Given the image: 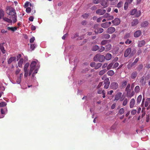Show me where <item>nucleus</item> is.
Wrapping results in <instances>:
<instances>
[{"instance_id":"19","label":"nucleus","mask_w":150,"mask_h":150,"mask_svg":"<svg viewBox=\"0 0 150 150\" xmlns=\"http://www.w3.org/2000/svg\"><path fill=\"white\" fill-rule=\"evenodd\" d=\"M23 76V74L22 73H21L20 74V76L18 77L16 81L17 83L19 84L21 83V79L22 78Z\"/></svg>"},{"instance_id":"50","label":"nucleus","mask_w":150,"mask_h":150,"mask_svg":"<svg viewBox=\"0 0 150 150\" xmlns=\"http://www.w3.org/2000/svg\"><path fill=\"white\" fill-rule=\"evenodd\" d=\"M141 14V12L140 11H137V12H136L135 14V16L136 17H138L139 16L140 14Z\"/></svg>"},{"instance_id":"43","label":"nucleus","mask_w":150,"mask_h":150,"mask_svg":"<svg viewBox=\"0 0 150 150\" xmlns=\"http://www.w3.org/2000/svg\"><path fill=\"white\" fill-rule=\"evenodd\" d=\"M102 66V64L101 63H98L95 65V69H98Z\"/></svg>"},{"instance_id":"62","label":"nucleus","mask_w":150,"mask_h":150,"mask_svg":"<svg viewBox=\"0 0 150 150\" xmlns=\"http://www.w3.org/2000/svg\"><path fill=\"white\" fill-rule=\"evenodd\" d=\"M146 121L147 122H148L149 121L150 119V116L149 115H146Z\"/></svg>"},{"instance_id":"6","label":"nucleus","mask_w":150,"mask_h":150,"mask_svg":"<svg viewBox=\"0 0 150 150\" xmlns=\"http://www.w3.org/2000/svg\"><path fill=\"white\" fill-rule=\"evenodd\" d=\"M149 105V106L147 108V110L150 109V98H147L146 99L144 106L145 107H147Z\"/></svg>"},{"instance_id":"52","label":"nucleus","mask_w":150,"mask_h":150,"mask_svg":"<svg viewBox=\"0 0 150 150\" xmlns=\"http://www.w3.org/2000/svg\"><path fill=\"white\" fill-rule=\"evenodd\" d=\"M136 12H137V10L136 9H134L131 11L130 14L131 15H134L135 14Z\"/></svg>"},{"instance_id":"22","label":"nucleus","mask_w":150,"mask_h":150,"mask_svg":"<svg viewBox=\"0 0 150 150\" xmlns=\"http://www.w3.org/2000/svg\"><path fill=\"white\" fill-rule=\"evenodd\" d=\"M139 23L138 20L136 19L134 20L132 23V26H134L137 25Z\"/></svg>"},{"instance_id":"31","label":"nucleus","mask_w":150,"mask_h":150,"mask_svg":"<svg viewBox=\"0 0 150 150\" xmlns=\"http://www.w3.org/2000/svg\"><path fill=\"white\" fill-rule=\"evenodd\" d=\"M101 26L104 28H107L108 27V22H105L101 24Z\"/></svg>"},{"instance_id":"45","label":"nucleus","mask_w":150,"mask_h":150,"mask_svg":"<svg viewBox=\"0 0 150 150\" xmlns=\"http://www.w3.org/2000/svg\"><path fill=\"white\" fill-rule=\"evenodd\" d=\"M89 16V13H85L82 15L83 18L84 19H86L88 18Z\"/></svg>"},{"instance_id":"40","label":"nucleus","mask_w":150,"mask_h":150,"mask_svg":"<svg viewBox=\"0 0 150 150\" xmlns=\"http://www.w3.org/2000/svg\"><path fill=\"white\" fill-rule=\"evenodd\" d=\"M37 46V45L36 44L32 43L30 44V49L32 50H34L35 48Z\"/></svg>"},{"instance_id":"11","label":"nucleus","mask_w":150,"mask_h":150,"mask_svg":"<svg viewBox=\"0 0 150 150\" xmlns=\"http://www.w3.org/2000/svg\"><path fill=\"white\" fill-rule=\"evenodd\" d=\"M131 51V49L130 48H128L125 51L124 53V56L125 57H127L130 54Z\"/></svg>"},{"instance_id":"38","label":"nucleus","mask_w":150,"mask_h":150,"mask_svg":"<svg viewBox=\"0 0 150 150\" xmlns=\"http://www.w3.org/2000/svg\"><path fill=\"white\" fill-rule=\"evenodd\" d=\"M118 0H108V2L110 1V4L113 5L117 2Z\"/></svg>"},{"instance_id":"2","label":"nucleus","mask_w":150,"mask_h":150,"mask_svg":"<svg viewBox=\"0 0 150 150\" xmlns=\"http://www.w3.org/2000/svg\"><path fill=\"white\" fill-rule=\"evenodd\" d=\"M30 69L29 72V75H30L33 71H34L32 74V78L33 79L34 78L35 74L38 72V70L40 67V65H39V62L37 59H35L33 61L30 66Z\"/></svg>"},{"instance_id":"51","label":"nucleus","mask_w":150,"mask_h":150,"mask_svg":"<svg viewBox=\"0 0 150 150\" xmlns=\"http://www.w3.org/2000/svg\"><path fill=\"white\" fill-rule=\"evenodd\" d=\"M107 83L110 84V82L109 81V79L108 78L106 79L104 81V84Z\"/></svg>"},{"instance_id":"39","label":"nucleus","mask_w":150,"mask_h":150,"mask_svg":"<svg viewBox=\"0 0 150 150\" xmlns=\"http://www.w3.org/2000/svg\"><path fill=\"white\" fill-rule=\"evenodd\" d=\"M110 37V35L108 34H103L102 35V38H103L108 39Z\"/></svg>"},{"instance_id":"16","label":"nucleus","mask_w":150,"mask_h":150,"mask_svg":"<svg viewBox=\"0 0 150 150\" xmlns=\"http://www.w3.org/2000/svg\"><path fill=\"white\" fill-rule=\"evenodd\" d=\"M1 115H3L4 116V114L7 112V109L6 108H5L4 109H1Z\"/></svg>"},{"instance_id":"24","label":"nucleus","mask_w":150,"mask_h":150,"mask_svg":"<svg viewBox=\"0 0 150 150\" xmlns=\"http://www.w3.org/2000/svg\"><path fill=\"white\" fill-rule=\"evenodd\" d=\"M3 43L0 44V49L3 54H5L6 53V51L3 47Z\"/></svg>"},{"instance_id":"30","label":"nucleus","mask_w":150,"mask_h":150,"mask_svg":"<svg viewBox=\"0 0 150 150\" xmlns=\"http://www.w3.org/2000/svg\"><path fill=\"white\" fill-rule=\"evenodd\" d=\"M111 45L110 44H108L106 45L105 49L107 51H108L111 49Z\"/></svg>"},{"instance_id":"5","label":"nucleus","mask_w":150,"mask_h":150,"mask_svg":"<svg viewBox=\"0 0 150 150\" xmlns=\"http://www.w3.org/2000/svg\"><path fill=\"white\" fill-rule=\"evenodd\" d=\"M119 85L118 83L115 82H113L111 83L110 85V87L111 88L114 90H116L118 88Z\"/></svg>"},{"instance_id":"36","label":"nucleus","mask_w":150,"mask_h":150,"mask_svg":"<svg viewBox=\"0 0 150 150\" xmlns=\"http://www.w3.org/2000/svg\"><path fill=\"white\" fill-rule=\"evenodd\" d=\"M29 64L28 63H26L25 64V65L24 67V71H28V67L29 66Z\"/></svg>"},{"instance_id":"63","label":"nucleus","mask_w":150,"mask_h":150,"mask_svg":"<svg viewBox=\"0 0 150 150\" xmlns=\"http://www.w3.org/2000/svg\"><path fill=\"white\" fill-rule=\"evenodd\" d=\"M142 118H143L145 115L146 113H145V111H144V110H143V109H142Z\"/></svg>"},{"instance_id":"13","label":"nucleus","mask_w":150,"mask_h":150,"mask_svg":"<svg viewBox=\"0 0 150 150\" xmlns=\"http://www.w3.org/2000/svg\"><path fill=\"white\" fill-rule=\"evenodd\" d=\"M141 34V31L140 30H138L136 31L134 34V36L135 38L139 37Z\"/></svg>"},{"instance_id":"4","label":"nucleus","mask_w":150,"mask_h":150,"mask_svg":"<svg viewBox=\"0 0 150 150\" xmlns=\"http://www.w3.org/2000/svg\"><path fill=\"white\" fill-rule=\"evenodd\" d=\"M98 25L96 24L95 25L93 26V28L95 29V32L96 34L101 33L104 31V29L103 28H98Z\"/></svg>"},{"instance_id":"49","label":"nucleus","mask_w":150,"mask_h":150,"mask_svg":"<svg viewBox=\"0 0 150 150\" xmlns=\"http://www.w3.org/2000/svg\"><path fill=\"white\" fill-rule=\"evenodd\" d=\"M124 109L123 108H121L119 110L118 114L120 115H122L124 113Z\"/></svg>"},{"instance_id":"1","label":"nucleus","mask_w":150,"mask_h":150,"mask_svg":"<svg viewBox=\"0 0 150 150\" xmlns=\"http://www.w3.org/2000/svg\"><path fill=\"white\" fill-rule=\"evenodd\" d=\"M7 13L9 16L10 18L12 20L6 17L3 18V20L8 23H12V21L13 23H15L17 22V16L15 9L11 6H8L6 7Z\"/></svg>"},{"instance_id":"55","label":"nucleus","mask_w":150,"mask_h":150,"mask_svg":"<svg viewBox=\"0 0 150 150\" xmlns=\"http://www.w3.org/2000/svg\"><path fill=\"white\" fill-rule=\"evenodd\" d=\"M119 65V64L118 62H116L113 65L112 68H115L117 67Z\"/></svg>"},{"instance_id":"34","label":"nucleus","mask_w":150,"mask_h":150,"mask_svg":"<svg viewBox=\"0 0 150 150\" xmlns=\"http://www.w3.org/2000/svg\"><path fill=\"white\" fill-rule=\"evenodd\" d=\"M114 73V72L112 70H109L107 72V74L108 75L110 76L113 75Z\"/></svg>"},{"instance_id":"48","label":"nucleus","mask_w":150,"mask_h":150,"mask_svg":"<svg viewBox=\"0 0 150 150\" xmlns=\"http://www.w3.org/2000/svg\"><path fill=\"white\" fill-rule=\"evenodd\" d=\"M127 102H128L127 99V98H125L124 99V100L123 102V103H122L123 105L124 106H125L127 105Z\"/></svg>"},{"instance_id":"56","label":"nucleus","mask_w":150,"mask_h":150,"mask_svg":"<svg viewBox=\"0 0 150 150\" xmlns=\"http://www.w3.org/2000/svg\"><path fill=\"white\" fill-rule=\"evenodd\" d=\"M139 57L137 58L134 60V62L132 64V66L134 65L135 64H136L139 61Z\"/></svg>"},{"instance_id":"57","label":"nucleus","mask_w":150,"mask_h":150,"mask_svg":"<svg viewBox=\"0 0 150 150\" xmlns=\"http://www.w3.org/2000/svg\"><path fill=\"white\" fill-rule=\"evenodd\" d=\"M31 11V8L29 7H27L26 9V11L27 13H30Z\"/></svg>"},{"instance_id":"12","label":"nucleus","mask_w":150,"mask_h":150,"mask_svg":"<svg viewBox=\"0 0 150 150\" xmlns=\"http://www.w3.org/2000/svg\"><path fill=\"white\" fill-rule=\"evenodd\" d=\"M135 100L134 98H132L130 100L129 103V106L130 108H133L135 105Z\"/></svg>"},{"instance_id":"20","label":"nucleus","mask_w":150,"mask_h":150,"mask_svg":"<svg viewBox=\"0 0 150 150\" xmlns=\"http://www.w3.org/2000/svg\"><path fill=\"white\" fill-rule=\"evenodd\" d=\"M130 84L129 83L128 84L125 89L127 93L129 94L130 93V91H131V89L130 88Z\"/></svg>"},{"instance_id":"42","label":"nucleus","mask_w":150,"mask_h":150,"mask_svg":"<svg viewBox=\"0 0 150 150\" xmlns=\"http://www.w3.org/2000/svg\"><path fill=\"white\" fill-rule=\"evenodd\" d=\"M134 94V92L133 91L131 92V91H130L129 94L127 93V96L128 97H131L133 96Z\"/></svg>"},{"instance_id":"14","label":"nucleus","mask_w":150,"mask_h":150,"mask_svg":"<svg viewBox=\"0 0 150 150\" xmlns=\"http://www.w3.org/2000/svg\"><path fill=\"white\" fill-rule=\"evenodd\" d=\"M145 44V42L144 40H142L138 42V46L139 47H142L144 46Z\"/></svg>"},{"instance_id":"9","label":"nucleus","mask_w":150,"mask_h":150,"mask_svg":"<svg viewBox=\"0 0 150 150\" xmlns=\"http://www.w3.org/2000/svg\"><path fill=\"white\" fill-rule=\"evenodd\" d=\"M115 30V28L114 27H111L108 28L107 30V33L109 34H112L114 33Z\"/></svg>"},{"instance_id":"15","label":"nucleus","mask_w":150,"mask_h":150,"mask_svg":"<svg viewBox=\"0 0 150 150\" xmlns=\"http://www.w3.org/2000/svg\"><path fill=\"white\" fill-rule=\"evenodd\" d=\"M69 62L70 64H73L74 66V68L76 66V63L77 62L78 60L76 58L75 59L74 61L71 62L70 59H69Z\"/></svg>"},{"instance_id":"21","label":"nucleus","mask_w":150,"mask_h":150,"mask_svg":"<svg viewBox=\"0 0 150 150\" xmlns=\"http://www.w3.org/2000/svg\"><path fill=\"white\" fill-rule=\"evenodd\" d=\"M122 93L120 92L117 93L115 96V100H118L120 98L122 95Z\"/></svg>"},{"instance_id":"27","label":"nucleus","mask_w":150,"mask_h":150,"mask_svg":"<svg viewBox=\"0 0 150 150\" xmlns=\"http://www.w3.org/2000/svg\"><path fill=\"white\" fill-rule=\"evenodd\" d=\"M107 71V70L106 69H103L100 71L99 73V75L100 76H102Z\"/></svg>"},{"instance_id":"25","label":"nucleus","mask_w":150,"mask_h":150,"mask_svg":"<svg viewBox=\"0 0 150 150\" xmlns=\"http://www.w3.org/2000/svg\"><path fill=\"white\" fill-rule=\"evenodd\" d=\"M17 28L16 27H7V29L8 30H11L12 32H14L16 30H17Z\"/></svg>"},{"instance_id":"8","label":"nucleus","mask_w":150,"mask_h":150,"mask_svg":"<svg viewBox=\"0 0 150 150\" xmlns=\"http://www.w3.org/2000/svg\"><path fill=\"white\" fill-rule=\"evenodd\" d=\"M114 25H118L120 22V20L119 18H116L112 21Z\"/></svg>"},{"instance_id":"37","label":"nucleus","mask_w":150,"mask_h":150,"mask_svg":"<svg viewBox=\"0 0 150 150\" xmlns=\"http://www.w3.org/2000/svg\"><path fill=\"white\" fill-rule=\"evenodd\" d=\"M4 11L2 9H0V19L4 17Z\"/></svg>"},{"instance_id":"7","label":"nucleus","mask_w":150,"mask_h":150,"mask_svg":"<svg viewBox=\"0 0 150 150\" xmlns=\"http://www.w3.org/2000/svg\"><path fill=\"white\" fill-rule=\"evenodd\" d=\"M105 12L106 10L105 9H98L96 11V13L97 14H99L100 15H103Z\"/></svg>"},{"instance_id":"3","label":"nucleus","mask_w":150,"mask_h":150,"mask_svg":"<svg viewBox=\"0 0 150 150\" xmlns=\"http://www.w3.org/2000/svg\"><path fill=\"white\" fill-rule=\"evenodd\" d=\"M105 57L103 55H101L99 54H96L94 57V61L95 62L99 61L100 62H104Z\"/></svg>"},{"instance_id":"60","label":"nucleus","mask_w":150,"mask_h":150,"mask_svg":"<svg viewBox=\"0 0 150 150\" xmlns=\"http://www.w3.org/2000/svg\"><path fill=\"white\" fill-rule=\"evenodd\" d=\"M35 39L34 37H33L32 38H31L30 40V43H33L34 41L35 40Z\"/></svg>"},{"instance_id":"61","label":"nucleus","mask_w":150,"mask_h":150,"mask_svg":"<svg viewBox=\"0 0 150 150\" xmlns=\"http://www.w3.org/2000/svg\"><path fill=\"white\" fill-rule=\"evenodd\" d=\"M108 66V63H105L102 66V68L103 69H104L105 67H107Z\"/></svg>"},{"instance_id":"10","label":"nucleus","mask_w":150,"mask_h":150,"mask_svg":"<svg viewBox=\"0 0 150 150\" xmlns=\"http://www.w3.org/2000/svg\"><path fill=\"white\" fill-rule=\"evenodd\" d=\"M108 0H103L102 1L101 3V5L103 6V8H105L108 6Z\"/></svg>"},{"instance_id":"41","label":"nucleus","mask_w":150,"mask_h":150,"mask_svg":"<svg viewBox=\"0 0 150 150\" xmlns=\"http://www.w3.org/2000/svg\"><path fill=\"white\" fill-rule=\"evenodd\" d=\"M113 64L112 63H111L109 64L108 65V66L107 67V69L108 70H109L111 69L113 67Z\"/></svg>"},{"instance_id":"53","label":"nucleus","mask_w":150,"mask_h":150,"mask_svg":"<svg viewBox=\"0 0 150 150\" xmlns=\"http://www.w3.org/2000/svg\"><path fill=\"white\" fill-rule=\"evenodd\" d=\"M105 49V47L103 46H101L100 48L99 49L98 51L100 52H103Z\"/></svg>"},{"instance_id":"26","label":"nucleus","mask_w":150,"mask_h":150,"mask_svg":"<svg viewBox=\"0 0 150 150\" xmlns=\"http://www.w3.org/2000/svg\"><path fill=\"white\" fill-rule=\"evenodd\" d=\"M149 24V23L148 21H145L142 22L141 23V26L143 27H145L147 26Z\"/></svg>"},{"instance_id":"58","label":"nucleus","mask_w":150,"mask_h":150,"mask_svg":"<svg viewBox=\"0 0 150 150\" xmlns=\"http://www.w3.org/2000/svg\"><path fill=\"white\" fill-rule=\"evenodd\" d=\"M131 42L132 41L131 40H129L128 39H127L125 42V43L127 45H129L130 44Z\"/></svg>"},{"instance_id":"29","label":"nucleus","mask_w":150,"mask_h":150,"mask_svg":"<svg viewBox=\"0 0 150 150\" xmlns=\"http://www.w3.org/2000/svg\"><path fill=\"white\" fill-rule=\"evenodd\" d=\"M127 81H123L122 82L121 87L123 88H125L127 85Z\"/></svg>"},{"instance_id":"18","label":"nucleus","mask_w":150,"mask_h":150,"mask_svg":"<svg viewBox=\"0 0 150 150\" xmlns=\"http://www.w3.org/2000/svg\"><path fill=\"white\" fill-rule=\"evenodd\" d=\"M105 59H106L107 60H110L112 57V55L111 54L108 53L105 56Z\"/></svg>"},{"instance_id":"33","label":"nucleus","mask_w":150,"mask_h":150,"mask_svg":"<svg viewBox=\"0 0 150 150\" xmlns=\"http://www.w3.org/2000/svg\"><path fill=\"white\" fill-rule=\"evenodd\" d=\"M137 73L136 71H134L133 72L131 76V77L132 79L135 78L137 76Z\"/></svg>"},{"instance_id":"59","label":"nucleus","mask_w":150,"mask_h":150,"mask_svg":"<svg viewBox=\"0 0 150 150\" xmlns=\"http://www.w3.org/2000/svg\"><path fill=\"white\" fill-rule=\"evenodd\" d=\"M137 112V110H136L134 109L133 110L131 111V114L132 115H134L136 114Z\"/></svg>"},{"instance_id":"54","label":"nucleus","mask_w":150,"mask_h":150,"mask_svg":"<svg viewBox=\"0 0 150 150\" xmlns=\"http://www.w3.org/2000/svg\"><path fill=\"white\" fill-rule=\"evenodd\" d=\"M129 4H128L126 2H125L124 6V8L125 10H126L128 8Z\"/></svg>"},{"instance_id":"23","label":"nucleus","mask_w":150,"mask_h":150,"mask_svg":"<svg viewBox=\"0 0 150 150\" xmlns=\"http://www.w3.org/2000/svg\"><path fill=\"white\" fill-rule=\"evenodd\" d=\"M23 62V59L22 58H20L18 62V65L20 67H22V65Z\"/></svg>"},{"instance_id":"46","label":"nucleus","mask_w":150,"mask_h":150,"mask_svg":"<svg viewBox=\"0 0 150 150\" xmlns=\"http://www.w3.org/2000/svg\"><path fill=\"white\" fill-rule=\"evenodd\" d=\"M130 37V35L129 33H127L124 36V38L125 39H127Z\"/></svg>"},{"instance_id":"32","label":"nucleus","mask_w":150,"mask_h":150,"mask_svg":"<svg viewBox=\"0 0 150 150\" xmlns=\"http://www.w3.org/2000/svg\"><path fill=\"white\" fill-rule=\"evenodd\" d=\"M140 90V88L139 86H136L135 87L134 89L135 92L136 93H138L139 92Z\"/></svg>"},{"instance_id":"35","label":"nucleus","mask_w":150,"mask_h":150,"mask_svg":"<svg viewBox=\"0 0 150 150\" xmlns=\"http://www.w3.org/2000/svg\"><path fill=\"white\" fill-rule=\"evenodd\" d=\"M99 49V46L97 45H95L92 48V50L93 51H96Z\"/></svg>"},{"instance_id":"47","label":"nucleus","mask_w":150,"mask_h":150,"mask_svg":"<svg viewBox=\"0 0 150 150\" xmlns=\"http://www.w3.org/2000/svg\"><path fill=\"white\" fill-rule=\"evenodd\" d=\"M7 105V103L4 102H3L0 103V107L5 106Z\"/></svg>"},{"instance_id":"17","label":"nucleus","mask_w":150,"mask_h":150,"mask_svg":"<svg viewBox=\"0 0 150 150\" xmlns=\"http://www.w3.org/2000/svg\"><path fill=\"white\" fill-rule=\"evenodd\" d=\"M16 58L15 57H10L8 60V64H10L12 62L16 60Z\"/></svg>"},{"instance_id":"64","label":"nucleus","mask_w":150,"mask_h":150,"mask_svg":"<svg viewBox=\"0 0 150 150\" xmlns=\"http://www.w3.org/2000/svg\"><path fill=\"white\" fill-rule=\"evenodd\" d=\"M100 0H93V2L95 4H97L100 2Z\"/></svg>"},{"instance_id":"28","label":"nucleus","mask_w":150,"mask_h":150,"mask_svg":"<svg viewBox=\"0 0 150 150\" xmlns=\"http://www.w3.org/2000/svg\"><path fill=\"white\" fill-rule=\"evenodd\" d=\"M142 99V96L140 95L138 97L137 100V103L139 104L140 103Z\"/></svg>"},{"instance_id":"44","label":"nucleus","mask_w":150,"mask_h":150,"mask_svg":"<svg viewBox=\"0 0 150 150\" xmlns=\"http://www.w3.org/2000/svg\"><path fill=\"white\" fill-rule=\"evenodd\" d=\"M123 4V3L122 1L119 2L117 5V7L118 8H121L122 7Z\"/></svg>"}]
</instances>
